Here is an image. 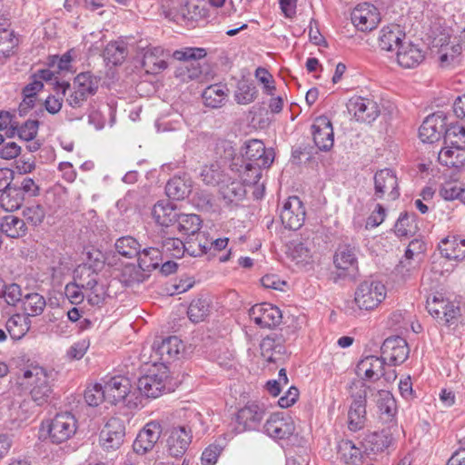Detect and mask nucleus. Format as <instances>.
Segmentation results:
<instances>
[{
    "label": "nucleus",
    "instance_id": "nucleus-1",
    "mask_svg": "<svg viewBox=\"0 0 465 465\" xmlns=\"http://www.w3.org/2000/svg\"><path fill=\"white\" fill-rule=\"evenodd\" d=\"M21 383L30 388V395L37 406L47 404L51 399L52 372L38 364H29L21 370Z\"/></svg>",
    "mask_w": 465,
    "mask_h": 465
},
{
    "label": "nucleus",
    "instance_id": "nucleus-2",
    "mask_svg": "<svg viewBox=\"0 0 465 465\" xmlns=\"http://www.w3.org/2000/svg\"><path fill=\"white\" fill-rule=\"evenodd\" d=\"M80 284L84 287L85 299L92 306L101 307L111 298L110 282L90 265H79Z\"/></svg>",
    "mask_w": 465,
    "mask_h": 465
},
{
    "label": "nucleus",
    "instance_id": "nucleus-3",
    "mask_svg": "<svg viewBox=\"0 0 465 465\" xmlns=\"http://www.w3.org/2000/svg\"><path fill=\"white\" fill-rule=\"evenodd\" d=\"M371 391V386L362 381H353L350 386V396L352 401L348 411V426L352 431L362 429L365 424L366 399Z\"/></svg>",
    "mask_w": 465,
    "mask_h": 465
},
{
    "label": "nucleus",
    "instance_id": "nucleus-4",
    "mask_svg": "<svg viewBox=\"0 0 465 465\" xmlns=\"http://www.w3.org/2000/svg\"><path fill=\"white\" fill-rule=\"evenodd\" d=\"M387 288L380 281H364L354 292V302L360 310L376 309L386 298Z\"/></svg>",
    "mask_w": 465,
    "mask_h": 465
},
{
    "label": "nucleus",
    "instance_id": "nucleus-5",
    "mask_svg": "<svg viewBox=\"0 0 465 465\" xmlns=\"http://www.w3.org/2000/svg\"><path fill=\"white\" fill-rule=\"evenodd\" d=\"M169 376L165 364L153 365L148 373L139 378L138 390L148 398H157L167 390Z\"/></svg>",
    "mask_w": 465,
    "mask_h": 465
},
{
    "label": "nucleus",
    "instance_id": "nucleus-6",
    "mask_svg": "<svg viewBox=\"0 0 465 465\" xmlns=\"http://www.w3.org/2000/svg\"><path fill=\"white\" fill-rule=\"evenodd\" d=\"M77 420L70 412L56 414L48 424V434L53 443H63L76 432Z\"/></svg>",
    "mask_w": 465,
    "mask_h": 465
},
{
    "label": "nucleus",
    "instance_id": "nucleus-7",
    "mask_svg": "<svg viewBox=\"0 0 465 465\" xmlns=\"http://www.w3.org/2000/svg\"><path fill=\"white\" fill-rule=\"evenodd\" d=\"M347 109L355 121L364 124L373 123L381 114L380 106L376 101L358 95L349 99Z\"/></svg>",
    "mask_w": 465,
    "mask_h": 465
},
{
    "label": "nucleus",
    "instance_id": "nucleus-8",
    "mask_svg": "<svg viewBox=\"0 0 465 465\" xmlns=\"http://www.w3.org/2000/svg\"><path fill=\"white\" fill-rule=\"evenodd\" d=\"M265 415V407L263 404L256 401H248L242 407L236 414V422L238 432L257 430Z\"/></svg>",
    "mask_w": 465,
    "mask_h": 465
},
{
    "label": "nucleus",
    "instance_id": "nucleus-9",
    "mask_svg": "<svg viewBox=\"0 0 465 465\" xmlns=\"http://www.w3.org/2000/svg\"><path fill=\"white\" fill-rule=\"evenodd\" d=\"M374 195L381 199L394 201L400 196L398 189V179L395 173L391 169H381L374 175Z\"/></svg>",
    "mask_w": 465,
    "mask_h": 465
},
{
    "label": "nucleus",
    "instance_id": "nucleus-10",
    "mask_svg": "<svg viewBox=\"0 0 465 465\" xmlns=\"http://www.w3.org/2000/svg\"><path fill=\"white\" fill-rule=\"evenodd\" d=\"M295 430L292 417L282 413H273L266 420L263 431L275 440L289 439Z\"/></svg>",
    "mask_w": 465,
    "mask_h": 465
},
{
    "label": "nucleus",
    "instance_id": "nucleus-11",
    "mask_svg": "<svg viewBox=\"0 0 465 465\" xmlns=\"http://www.w3.org/2000/svg\"><path fill=\"white\" fill-rule=\"evenodd\" d=\"M280 218L285 228L290 230L300 229L305 220V209L302 201L297 196H291L283 203Z\"/></svg>",
    "mask_w": 465,
    "mask_h": 465
},
{
    "label": "nucleus",
    "instance_id": "nucleus-12",
    "mask_svg": "<svg viewBox=\"0 0 465 465\" xmlns=\"http://www.w3.org/2000/svg\"><path fill=\"white\" fill-rule=\"evenodd\" d=\"M409 353L407 341L400 336L387 338L381 346V358L385 364L400 365L408 359Z\"/></svg>",
    "mask_w": 465,
    "mask_h": 465
},
{
    "label": "nucleus",
    "instance_id": "nucleus-13",
    "mask_svg": "<svg viewBox=\"0 0 465 465\" xmlns=\"http://www.w3.org/2000/svg\"><path fill=\"white\" fill-rule=\"evenodd\" d=\"M125 429L119 418H110L100 431L99 440L103 449L116 450L124 442Z\"/></svg>",
    "mask_w": 465,
    "mask_h": 465
},
{
    "label": "nucleus",
    "instance_id": "nucleus-14",
    "mask_svg": "<svg viewBox=\"0 0 465 465\" xmlns=\"http://www.w3.org/2000/svg\"><path fill=\"white\" fill-rule=\"evenodd\" d=\"M354 26L362 32L371 31L381 21V15L376 6L370 3L358 5L351 15Z\"/></svg>",
    "mask_w": 465,
    "mask_h": 465
},
{
    "label": "nucleus",
    "instance_id": "nucleus-15",
    "mask_svg": "<svg viewBox=\"0 0 465 465\" xmlns=\"http://www.w3.org/2000/svg\"><path fill=\"white\" fill-rule=\"evenodd\" d=\"M192 440L193 432L189 426L173 427L166 441L168 453L174 458L182 457L188 450Z\"/></svg>",
    "mask_w": 465,
    "mask_h": 465
},
{
    "label": "nucleus",
    "instance_id": "nucleus-16",
    "mask_svg": "<svg viewBox=\"0 0 465 465\" xmlns=\"http://www.w3.org/2000/svg\"><path fill=\"white\" fill-rule=\"evenodd\" d=\"M162 431L163 427L160 421L147 422L134 441V450L138 454H145L152 450L159 440Z\"/></svg>",
    "mask_w": 465,
    "mask_h": 465
},
{
    "label": "nucleus",
    "instance_id": "nucleus-17",
    "mask_svg": "<svg viewBox=\"0 0 465 465\" xmlns=\"http://www.w3.org/2000/svg\"><path fill=\"white\" fill-rule=\"evenodd\" d=\"M250 318L261 328H272L282 322L280 309L271 303L255 304L249 311Z\"/></svg>",
    "mask_w": 465,
    "mask_h": 465
},
{
    "label": "nucleus",
    "instance_id": "nucleus-18",
    "mask_svg": "<svg viewBox=\"0 0 465 465\" xmlns=\"http://www.w3.org/2000/svg\"><path fill=\"white\" fill-rule=\"evenodd\" d=\"M312 139L315 146L323 152L331 150L334 143V134L331 122L326 116L315 119L312 126Z\"/></svg>",
    "mask_w": 465,
    "mask_h": 465
},
{
    "label": "nucleus",
    "instance_id": "nucleus-19",
    "mask_svg": "<svg viewBox=\"0 0 465 465\" xmlns=\"http://www.w3.org/2000/svg\"><path fill=\"white\" fill-rule=\"evenodd\" d=\"M104 389L107 401L111 404H117L123 401L130 393L132 384L129 378L124 375H116L104 381Z\"/></svg>",
    "mask_w": 465,
    "mask_h": 465
},
{
    "label": "nucleus",
    "instance_id": "nucleus-20",
    "mask_svg": "<svg viewBox=\"0 0 465 465\" xmlns=\"http://www.w3.org/2000/svg\"><path fill=\"white\" fill-rule=\"evenodd\" d=\"M440 41L441 44L438 54L440 66L450 67L458 64L460 55L463 49V45L460 43V39L454 35L448 36L444 40L440 39Z\"/></svg>",
    "mask_w": 465,
    "mask_h": 465
},
{
    "label": "nucleus",
    "instance_id": "nucleus-21",
    "mask_svg": "<svg viewBox=\"0 0 465 465\" xmlns=\"http://www.w3.org/2000/svg\"><path fill=\"white\" fill-rule=\"evenodd\" d=\"M244 155L248 161L247 163H252V165L263 168H268L274 159L273 150H267L263 143L259 140H252L248 142Z\"/></svg>",
    "mask_w": 465,
    "mask_h": 465
},
{
    "label": "nucleus",
    "instance_id": "nucleus-22",
    "mask_svg": "<svg viewBox=\"0 0 465 465\" xmlns=\"http://www.w3.org/2000/svg\"><path fill=\"white\" fill-rule=\"evenodd\" d=\"M143 50L142 65L146 74H157L167 68L163 49L161 46H141Z\"/></svg>",
    "mask_w": 465,
    "mask_h": 465
},
{
    "label": "nucleus",
    "instance_id": "nucleus-23",
    "mask_svg": "<svg viewBox=\"0 0 465 465\" xmlns=\"http://www.w3.org/2000/svg\"><path fill=\"white\" fill-rule=\"evenodd\" d=\"M206 15L204 5L201 0H183L176 15L175 21L186 26Z\"/></svg>",
    "mask_w": 465,
    "mask_h": 465
},
{
    "label": "nucleus",
    "instance_id": "nucleus-24",
    "mask_svg": "<svg viewBox=\"0 0 465 465\" xmlns=\"http://www.w3.org/2000/svg\"><path fill=\"white\" fill-rule=\"evenodd\" d=\"M333 263L340 276L354 275L358 271L355 250L350 246L340 247L334 254Z\"/></svg>",
    "mask_w": 465,
    "mask_h": 465
},
{
    "label": "nucleus",
    "instance_id": "nucleus-25",
    "mask_svg": "<svg viewBox=\"0 0 465 465\" xmlns=\"http://www.w3.org/2000/svg\"><path fill=\"white\" fill-rule=\"evenodd\" d=\"M384 360L381 357L367 356L361 360L356 366V374L361 380L377 381L384 370Z\"/></svg>",
    "mask_w": 465,
    "mask_h": 465
},
{
    "label": "nucleus",
    "instance_id": "nucleus-26",
    "mask_svg": "<svg viewBox=\"0 0 465 465\" xmlns=\"http://www.w3.org/2000/svg\"><path fill=\"white\" fill-rule=\"evenodd\" d=\"M183 350V341L176 336H169L153 345V351L163 362V364L176 360Z\"/></svg>",
    "mask_w": 465,
    "mask_h": 465
},
{
    "label": "nucleus",
    "instance_id": "nucleus-27",
    "mask_svg": "<svg viewBox=\"0 0 465 465\" xmlns=\"http://www.w3.org/2000/svg\"><path fill=\"white\" fill-rule=\"evenodd\" d=\"M405 32L400 25L391 24L383 26L379 35V46L385 51H393L403 45Z\"/></svg>",
    "mask_w": 465,
    "mask_h": 465
},
{
    "label": "nucleus",
    "instance_id": "nucleus-28",
    "mask_svg": "<svg viewBox=\"0 0 465 465\" xmlns=\"http://www.w3.org/2000/svg\"><path fill=\"white\" fill-rule=\"evenodd\" d=\"M443 131V119L440 115H429L419 129V137L423 143H432L440 138Z\"/></svg>",
    "mask_w": 465,
    "mask_h": 465
},
{
    "label": "nucleus",
    "instance_id": "nucleus-29",
    "mask_svg": "<svg viewBox=\"0 0 465 465\" xmlns=\"http://www.w3.org/2000/svg\"><path fill=\"white\" fill-rule=\"evenodd\" d=\"M229 94L230 90L225 84H214L203 90L202 97L205 106L218 109L225 105Z\"/></svg>",
    "mask_w": 465,
    "mask_h": 465
},
{
    "label": "nucleus",
    "instance_id": "nucleus-30",
    "mask_svg": "<svg viewBox=\"0 0 465 465\" xmlns=\"http://www.w3.org/2000/svg\"><path fill=\"white\" fill-rule=\"evenodd\" d=\"M438 161L444 166L461 171L465 168V148L445 144L438 153Z\"/></svg>",
    "mask_w": 465,
    "mask_h": 465
},
{
    "label": "nucleus",
    "instance_id": "nucleus-31",
    "mask_svg": "<svg viewBox=\"0 0 465 465\" xmlns=\"http://www.w3.org/2000/svg\"><path fill=\"white\" fill-rule=\"evenodd\" d=\"M423 60V51L413 44L404 43L397 51V63L403 68H414Z\"/></svg>",
    "mask_w": 465,
    "mask_h": 465
},
{
    "label": "nucleus",
    "instance_id": "nucleus-32",
    "mask_svg": "<svg viewBox=\"0 0 465 465\" xmlns=\"http://www.w3.org/2000/svg\"><path fill=\"white\" fill-rule=\"evenodd\" d=\"M179 215L175 206L169 201L157 202L152 210L153 220L161 226L168 227L177 223Z\"/></svg>",
    "mask_w": 465,
    "mask_h": 465
},
{
    "label": "nucleus",
    "instance_id": "nucleus-33",
    "mask_svg": "<svg viewBox=\"0 0 465 465\" xmlns=\"http://www.w3.org/2000/svg\"><path fill=\"white\" fill-rule=\"evenodd\" d=\"M392 442V437L390 431L381 430L368 434L364 439L366 450L372 453L384 451Z\"/></svg>",
    "mask_w": 465,
    "mask_h": 465
},
{
    "label": "nucleus",
    "instance_id": "nucleus-34",
    "mask_svg": "<svg viewBox=\"0 0 465 465\" xmlns=\"http://www.w3.org/2000/svg\"><path fill=\"white\" fill-rule=\"evenodd\" d=\"M441 254L449 260L465 258V240L456 237L443 239L440 245Z\"/></svg>",
    "mask_w": 465,
    "mask_h": 465
},
{
    "label": "nucleus",
    "instance_id": "nucleus-35",
    "mask_svg": "<svg viewBox=\"0 0 465 465\" xmlns=\"http://www.w3.org/2000/svg\"><path fill=\"white\" fill-rule=\"evenodd\" d=\"M127 45L124 40L110 42L104 51V58L107 64H121L127 56Z\"/></svg>",
    "mask_w": 465,
    "mask_h": 465
},
{
    "label": "nucleus",
    "instance_id": "nucleus-36",
    "mask_svg": "<svg viewBox=\"0 0 465 465\" xmlns=\"http://www.w3.org/2000/svg\"><path fill=\"white\" fill-rule=\"evenodd\" d=\"M24 202V193L18 187L8 188L3 191L0 195V206L9 213L18 210L23 205Z\"/></svg>",
    "mask_w": 465,
    "mask_h": 465
},
{
    "label": "nucleus",
    "instance_id": "nucleus-37",
    "mask_svg": "<svg viewBox=\"0 0 465 465\" xmlns=\"http://www.w3.org/2000/svg\"><path fill=\"white\" fill-rule=\"evenodd\" d=\"M73 87L77 90L79 96H85L88 99L96 93L98 80L90 73H81L74 78Z\"/></svg>",
    "mask_w": 465,
    "mask_h": 465
},
{
    "label": "nucleus",
    "instance_id": "nucleus-38",
    "mask_svg": "<svg viewBox=\"0 0 465 465\" xmlns=\"http://www.w3.org/2000/svg\"><path fill=\"white\" fill-rule=\"evenodd\" d=\"M0 230L10 238H19L25 234L26 226L24 220L15 215H6L1 221Z\"/></svg>",
    "mask_w": 465,
    "mask_h": 465
},
{
    "label": "nucleus",
    "instance_id": "nucleus-39",
    "mask_svg": "<svg viewBox=\"0 0 465 465\" xmlns=\"http://www.w3.org/2000/svg\"><path fill=\"white\" fill-rule=\"evenodd\" d=\"M116 276L119 282L126 286L143 282L146 278L145 271L139 264L138 266L134 264L124 265Z\"/></svg>",
    "mask_w": 465,
    "mask_h": 465
},
{
    "label": "nucleus",
    "instance_id": "nucleus-40",
    "mask_svg": "<svg viewBox=\"0 0 465 465\" xmlns=\"http://www.w3.org/2000/svg\"><path fill=\"white\" fill-rule=\"evenodd\" d=\"M419 230L418 217L414 214L404 213L397 220L394 227L399 237L413 236Z\"/></svg>",
    "mask_w": 465,
    "mask_h": 465
},
{
    "label": "nucleus",
    "instance_id": "nucleus-41",
    "mask_svg": "<svg viewBox=\"0 0 465 465\" xmlns=\"http://www.w3.org/2000/svg\"><path fill=\"white\" fill-rule=\"evenodd\" d=\"M6 330L12 339L20 340L30 329L27 317L22 314H15L11 316L5 324Z\"/></svg>",
    "mask_w": 465,
    "mask_h": 465
},
{
    "label": "nucleus",
    "instance_id": "nucleus-42",
    "mask_svg": "<svg viewBox=\"0 0 465 465\" xmlns=\"http://www.w3.org/2000/svg\"><path fill=\"white\" fill-rule=\"evenodd\" d=\"M162 262V252L157 248H144L140 251L138 255V262L142 269L150 272L152 269L157 268Z\"/></svg>",
    "mask_w": 465,
    "mask_h": 465
},
{
    "label": "nucleus",
    "instance_id": "nucleus-43",
    "mask_svg": "<svg viewBox=\"0 0 465 465\" xmlns=\"http://www.w3.org/2000/svg\"><path fill=\"white\" fill-rule=\"evenodd\" d=\"M202 180L208 185H217L224 182V169L219 162L203 166L201 172Z\"/></svg>",
    "mask_w": 465,
    "mask_h": 465
},
{
    "label": "nucleus",
    "instance_id": "nucleus-44",
    "mask_svg": "<svg viewBox=\"0 0 465 465\" xmlns=\"http://www.w3.org/2000/svg\"><path fill=\"white\" fill-rule=\"evenodd\" d=\"M260 349L262 357L268 362H275L283 351V346L272 337L263 338Z\"/></svg>",
    "mask_w": 465,
    "mask_h": 465
},
{
    "label": "nucleus",
    "instance_id": "nucleus-45",
    "mask_svg": "<svg viewBox=\"0 0 465 465\" xmlns=\"http://www.w3.org/2000/svg\"><path fill=\"white\" fill-rule=\"evenodd\" d=\"M375 397L380 412L386 415L388 419L392 418L396 413V401L392 394L387 390H379Z\"/></svg>",
    "mask_w": 465,
    "mask_h": 465
},
{
    "label": "nucleus",
    "instance_id": "nucleus-46",
    "mask_svg": "<svg viewBox=\"0 0 465 465\" xmlns=\"http://www.w3.org/2000/svg\"><path fill=\"white\" fill-rule=\"evenodd\" d=\"M115 250L117 252L126 258H133L139 255L141 244L131 236H124L115 242Z\"/></svg>",
    "mask_w": 465,
    "mask_h": 465
},
{
    "label": "nucleus",
    "instance_id": "nucleus-47",
    "mask_svg": "<svg viewBox=\"0 0 465 465\" xmlns=\"http://www.w3.org/2000/svg\"><path fill=\"white\" fill-rule=\"evenodd\" d=\"M201 219L197 214L180 213L177 220L178 231L185 235H193L201 228Z\"/></svg>",
    "mask_w": 465,
    "mask_h": 465
},
{
    "label": "nucleus",
    "instance_id": "nucleus-48",
    "mask_svg": "<svg viewBox=\"0 0 465 465\" xmlns=\"http://www.w3.org/2000/svg\"><path fill=\"white\" fill-rule=\"evenodd\" d=\"M64 293L73 304H79L85 299L84 287L80 284L79 266L74 271V282L65 285Z\"/></svg>",
    "mask_w": 465,
    "mask_h": 465
},
{
    "label": "nucleus",
    "instance_id": "nucleus-49",
    "mask_svg": "<svg viewBox=\"0 0 465 465\" xmlns=\"http://www.w3.org/2000/svg\"><path fill=\"white\" fill-rule=\"evenodd\" d=\"M46 302L45 298L36 292L25 295L23 300V308L28 316H37L42 314Z\"/></svg>",
    "mask_w": 465,
    "mask_h": 465
},
{
    "label": "nucleus",
    "instance_id": "nucleus-50",
    "mask_svg": "<svg viewBox=\"0 0 465 465\" xmlns=\"http://www.w3.org/2000/svg\"><path fill=\"white\" fill-rule=\"evenodd\" d=\"M210 312V303L205 298H198L191 302L187 314L193 322H203Z\"/></svg>",
    "mask_w": 465,
    "mask_h": 465
},
{
    "label": "nucleus",
    "instance_id": "nucleus-51",
    "mask_svg": "<svg viewBox=\"0 0 465 465\" xmlns=\"http://www.w3.org/2000/svg\"><path fill=\"white\" fill-rule=\"evenodd\" d=\"M440 195L446 201H464L465 188L458 181H447L440 188Z\"/></svg>",
    "mask_w": 465,
    "mask_h": 465
},
{
    "label": "nucleus",
    "instance_id": "nucleus-52",
    "mask_svg": "<svg viewBox=\"0 0 465 465\" xmlns=\"http://www.w3.org/2000/svg\"><path fill=\"white\" fill-rule=\"evenodd\" d=\"M257 96L255 85L247 81H240L234 94V99L239 104H249L252 103Z\"/></svg>",
    "mask_w": 465,
    "mask_h": 465
},
{
    "label": "nucleus",
    "instance_id": "nucleus-53",
    "mask_svg": "<svg viewBox=\"0 0 465 465\" xmlns=\"http://www.w3.org/2000/svg\"><path fill=\"white\" fill-rule=\"evenodd\" d=\"M341 459L349 465H359L361 462V450L351 440L342 441L340 445Z\"/></svg>",
    "mask_w": 465,
    "mask_h": 465
},
{
    "label": "nucleus",
    "instance_id": "nucleus-54",
    "mask_svg": "<svg viewBox=\"0 0 465 465\" xmlns=\"http://www.w3.org/2000/svg\"><path fill=\"white\" fill-rule=\"evenodd\" d=\"M165 192L169 198L179 201L189 193L190 189L184 180L180 177H173L168 181Z\"/></svg>",
    "mask_w": 465,
    "mask_h": 465
},
{
    "label": "nucleus",
    "instance_id": "nucleus-55",
    "mask_svg": "<svg viewBox=\"0 0 465 465\" xmlns=\"http://www.w3.org/2000/svg\"><path fill=\"white\" fill-rule=\"evenodd\" d=\"M444 143L465 149V127L452 124L445 130Z\"/></svg>",
    "mask_w": 465,
    "mask_h": 465
},
{
    "label": "nucleus",
    "instance_id": "nucleus-56",
    "mask_svg": "<svg viewBox=\"0 0 465 465\" xmlns=\"http://www.w3.org/2000/svg\"><path fill=\"white\" fill-rule=\"evenodd\" d=\"M84 401L89 406L96 407L104 401L107 397L102 384L95 383L86 388L84 391Z\"/></svg>",
    "mask_w": 465,
    "mask_h": 465
},
{
    "label": "nucleus",
    "instance_id": "nucleus-57",
    "mask_svg": "<svg viewBox=\"0 0 465 465\" xmlns=\"http://www.w3.org/2000/svg\"><path fill=\"white\" fill-rule=\"evenodd\" d=\"M207 52L202 47H183L173 53V57L178 61H196L205 57Z\"/></svg>",
    "mask_w": 465,
    "mask_h": 465
},
{
    "label": "nucleus",
    "instance_id": "nucleus-58",
    "mask_svg": "<svg viewBox=\"0 0 465 465\" xmlns=\"http://www.w3.org/2000/svg\"><path fill=\"white\" fill-rule=\"evenodd\" d=\"M185 250V245L179 238H166L162 243V252L169 257L181 258Z\"/></svg>",
    "mask_w": 465,
    "mask_h": 465
},
{
    "label": "nucleus",
    "instance_id": "nucleus-59",
    "mask_svg": "<svg viewBox=\"0 0 465 465\" xmlns=\"http://www.w3.org/2000/svg\"><path fill=\"white\" fill-rule=\"evenodd\" d=\"M17 44L18 40L15 37L13 31L8 29L0 30V54L4 58L10 56Z\"/></svg>",
    "mask_w": 465,
    "mask_h": 465
},
{
    "label": "nucleus",
    "instance_id": "nucleus-60",
    "mask_svg": "<svg viewBox=\"0 0 465 465\" xmlns=\"http://www.w3.org/2000/svg\"><path fill=\"white\" fill-rule=\"evenodd\" d=\"M288 253L297 263L307 262L311 258V251L300 242H290Z\"/></svg>",
    "mask_w": 465,
    "mask_h": 465
},
{
    "label": "nucleus",
    "instance_id": "nucleus-61",
    "mask_svg": "<svg viewBox=\"0 0 465 465\" xmlns=\"http://www.w3.org/2000/svg\"><path fill=\"white\" fill-rule=\"evenodd\" d=\"M449 301H446L441 294L434 295L427 300V310L429 313L436 319L441 318L442 312L447 306Z\"/></svg>",
    "mask_w": 465,
    "mask_h": 465
},
{
    "label": "nucleus",
    "instance_id": "nucleus-62",
    "mask_svg": "<svg viewBox=\"0 0 465 465\" xmlns=\"http://www.w3.org/2000/svg\"><path fill=\"white\" fill-rule=\"evenodd\" d=\"M1 296L8 305H15L22 298L21 287L16 283L5 285Z\"/></svg>",
    "mask_w": 465,
    "mask_h": 465
},
{
    "label": "nucleus",
    "instance_id": "nucleus-63",
    "mask_svg": "<svg viewBox=\"0 0 465 465\" xmlns=\"http://www.w3.org/2000/svg\"><path fill=\"white\" fill-rule=\"evenodd\" d=\"M262 168L252 163H246L242 179L246 185H256L262 178Z\"/></svg>",
    "mask_w": 465,
    "mask_h": 465
},
{
    "label": "nucleus",
    "instance_id": "nucleus-64",
    "mask_svg": "<svg viewBox=\"0 0 465 465\" xmlns=\"http://www.w3.org/2000/svg\"><path fill=\"white\" fill-rule=\"evenodd\" d=\"M419 261L401 260L396 267L397 274L404 281L411 279L418 272Z\"/></svg>",
    "mask_w": 465,
    "mask_h": 465
}]
</instances>
